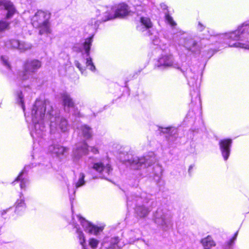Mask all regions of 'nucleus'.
<instances>
[{"label": "nucleus", "instance_id": "26", "mask_svg": "<svg viewBox=\"0 0 249 249\" xmlns=\"http://www.w3.org/2000/svg\"><path fill=\"white\" fill-rule=\"evenodd\" d=\"M161 132L163 133H167L169 134V136L170 137H172V138L170 139V138H169V139L170 141H173L174 140V139L176 137V135L177 132V129L174 127H161L160 128Z\"/></svg>", "mask_w": 249, "mask_h": 249}, {"label": "nucleus", "instance_id": "45", "mask_svg": "<svg viewBox=\"0 0 249 249\" xmlns=\"http://www.w3.org/2000/svg\"><path fill=\"white\" fill-rule=\"evenodd\" d=\"M180 34H181V35H184V34H183V33H182V32L181 31H180Z\"/></svg>", "mask_w": 249, "mask_h": 249}, {"label": "nucleus", "instance_id": "29", "mask_svg": "<svg viewBox=\"0 0 249 249\" xmlns=\"http://www.w3.org/2000/svg\"><path fill=\"white\" fill-rule=\"evenodd\" d=\"M85 175L84 173H81L79 176L78 180L75 182L74 186L76 188H78L85 184L84 181Z\"/></svg>", "mask_w": 249, "mask_h": 249}, {"label": "nucleus", "instance_id": "41", "mask_svg": "<svg viewBox=\"0 0 249 249\" xmlns=\"http://www.w3.org/2000/svg\"><path fill=\"white\" fill-rule=\"evenodd\" d=\"M191 117V118H193L194 117V113H193V111H189L188 113L187 114V116H186V119H189V117Z\"/></svg>", "mask_w": 249, "mask_h": 249}, {"label": "nucleus", "instance_id": "27", "mask_svg": "<svg viewBox=\"0 0 249 249\" xmlns=\"http://www.w3.org/2000/svg\"><path fill=\"white\" fill-rule=\"evenodd\" d=\"M20 41L15 39H8L4 42L5 46L7 48L18 49Z\"/></svg>", "mask_w": 249, "mask_h": 249}, {"label": "nucleus", "instance_id": "31", "mask_svg": "<svg viewBox=\"0 0 249 249\" xmlns=\"http://www.w3.org/2000/svg\"><path fill=\"white\" fill-rule=\"evenodd\" d=\"M99 240H98L96 239L93 238H90L89 240V246L92 249H96L99 245Z\"/></svg>", "mask_w": 249, "mask_h": 249}, {"label": "nucleus", "instance_id": "28", "mask_svg": "<svg viewBox=\"0 0 249 249\" xmlns=\"http://www.w3.org/2000/svg\"><path fill=\"white\" fill-rule=\"evenodd\" d=\"M32 47V45L30 43L24 41H20L18 50L20 51L21 52H23L30 50Z\"/></svg>", "mask_w": 249, "mask_h": 249}, {"label": "nucleus", "instance_id": "9", "mask_svg": "<svg viewBox=\"0 0 249 249\" xmlns=\"http://www.w3.org/2000/svg\"><path fill=\"white\" fill-rule=\"evenodd\" d=\"M181 71L187 78L189 85L196 88V91L191 92L190 93L192 97L191 105L194 104L198 108L201 105V100L200 94L197 89L198 86L197 84L198 74L195 71H193L191 68L187 69L185 71H184L182 69H181Z\"/></svg>", "mask_w": 249, "mask_h": 249}, {"label": "nucleus", "instance_id": "10", "mask_svg": "<svg viewBox=\"0 0 249 249\" xmlns=\"http://www.w3.org/2000/svg\"><path fill=\"white\" fill-rule=\"evenodd\" d=\"M154 220L157 226L163 231H167L173 225L172 216L166 209L158 208L154 215Z\"/></svg>", "mask_w": 249, "mask_h": 249}, {"label": "nucleus", "instance_id": "11", "mask_svg": "<svg viewBox=\"0 0 249 249\" xmlns=\"http://www.w3.org/2000/svg\"><path fill=\"white\" fill-rule=\"evenodd\" d=\"M155 66V68L161 70L171 68L180 69V64L175 60L173 55L171 54L161 55L157 60Z\"/></svg>", "mask_w": 249, "mask_h": 249}, {"label": "nucleus", "instance_id": "43", "mask_svg": "<svg viewBox=\"0 0 249 249\" xmlns=\"http://www.w3.org/2000/svg\"><path fill=\"white\" fill-rule=\"evenodd\" d=\"M193 169V165H190L189 166V169H188V172L189 174L191 173V171Z\"/></svg>", "mask_w": 249, "mask_h": 249}, {"label": "nucleus", "instance_id": "19", "mask_svg": "<svg viewBox=\"0 0 249 249\" xmlns=\"http://www.w3.org/2000/svg\"><path fill=\"white\" fill-rule=\"evenodd\" d=\"M118 237H106L104 239L102 246L103 249H121L118 245Z\"/></svg>", "mask_w": 249, "mask_h": 249}, {"label": "nucleus", "instance_id": "23", "mask_svg": "<svg viewBox=\"0 0 249 249\" xmlns=\"http://www.w3.org/2000/svg\"><path fill=\"white\" fill-rule=\"evenodd\" d=\"M79 133L85 139H89L92 136V131L91 128L86 124L81 125L79 128Z\"/></svg>", "mask_w": 249, "mask_h": 249}, {"label": "nucleus", "instance_id": "32", "mask_svg": "<svg viewBox=\"0 0 249 249\" xmlns=\"http://www.w3.org/2000/svg\"><path fill=\"white\" fill-rule=\"evenodd\" d=\"M237 233L238 232H236L235 233L234 236L230 241L227 242L225 245V249H231V247L233 246L234 241L236 238Z\"/></svg>", "mask_w": 249, "mask_h": 249}, {"label": "nucleus", "instance_id": "34", "mask_svg": "<svg viewBox=\"0 0 249 249\" xmlns=\"http://www.w3.org/2000/svg\"><path fill=\"white\" fill-rule=\"evenodd\" d=\"M166 20L168 22L169 24L171 25L172 27L175 26L176 25V22L174 21L172 17H171L169 15H166Z\"/></svg>", "mask_w": 249, "mask_h": 249}, {"label": "nucleus", "instance_id": "15", "mask_svg": "<svg viewBox=\"0 0 249 249\" xmlns=\"http://www.w3.org/2000/svg\"><path fill=\"white\" fill-rule=\"evenodd\" d=\"M232 141L231 139L221 140L219 142V149L225 161H227L231 154Z\"/></svg>", "mask_w": 249, "mask_h": 249}, {"label": "nucleus", "instance_id": "37", "mask_svg": "<svg viewBox=\"0 0 249 249\" xmlns=\"http://www.w3.org/2000/svg\"><path fill=\"white\" fill-rule=\"evenodd\" d=\"M1 61L3 64L8 69L10 68V64L8 61V59L6 56H1Z\"/></svg>", "mask_w": 249, "mask_h": 249}, {"label": "nucleus", "instance_id": "36", "mask_svg": "<svg viewBox=\"0 0 249 249\" xmlns=\"http://www.w3.org/2000/svg\"><path fill=\"white\" fill-rule=\"evenodd\" d=\"M139 183V179L134 178L130 179L129 180V184L133 187H137L138 186Z\"/></svg>", "mask_w": 249, "mask_h": 249}, {"label": "nucleus", "instance_id": "3", "mask_svg": "<svg viewBox=\"0 0 249 249\" xmlns=\"http://www.w3.org/2000/svg\"><path fill=\"white\" fill-rule=\"evenodd\" d=\"M69 193L70 194V200L71 202V210H72V202L74 198L72 196L70 195V189L68 188ZM70 225H71L73 228L76 229V232L77 234V237L79 239V242L82 246L83 249H86V243L85 236L83 232L81 231L78 222H79L85 231L90 234L95 235L97 234L99 232L102 231L103 228L102 227H97L92 225L91 223L87 221L84 218L79 215H74L72 213L71 217L67 219Z\"/></svg>", "mask_w": 249, "mask_h": 249}, {"label": "nucleus", "instance_id": "2", "mask_svg": "<svg viewBox=\"0 0 249 249\" xmlns=\"http://www.w3.org/2000/svg\"><path fill=\"white\" fill-rule=\"evenodd\" d=\"M184 41L180 42L188 50L196 53L203 48L210 44V42L217 41L224 42L229 47L241 48L249 49V24L244 23L238 29L229 33L221 34L218 36H211L208 38H203L199 42V45L192 38H184Z\"/></svg>", "mask_w": 249, "mask_h": 249}, {"label": "nucleus", "instance_id": "13", "mask_svg": "<svg viewBox=\"0 0 249 249\" xmlns=\"http://www.w3.org/2000/svg\"><path fill=\"white\" fill-rule=\"evenodd\" d=\"M130 167L134 170H138L149 166L151 164V161L146 157H133L126 161Z\"/></svg>", "mask_w": 249, "mask_h": 249}, {"label": "nucleus", "instance_id": "42", "mask_svg": "<svg viewBox=\"0 0 249 249\" xmlns=\"http://www.w3.org/2000/svg\"><path fill=\"white\" fill-rule=\"evenodd\" d=\"M91 151L94 154H97L98 153V149L94 147H91Z\"/></svg>", "mask_w": 249, "mask_h": 249}, {"label": "nucleus", "instance_id": "16", "mask_svg": "<svg viewBox=\"0 0 249 249\" xmlns=\"http://www.w3.org/2000/svg\"><path fill=\"white\" fill-rule=\"evenodd\" d=\"M61 98L65 110L69 109L71 110V111L73 112V114L74 116L76 117L80 116V112L78 110H75L74 103L69 93L66 92H63L61 93Z\"/></svg>", "mask_w": 249, "mask_h": 249}, {"label": "nucleus", "instance_id": "25", "mask_svg": "<svg viewBox=\"0 0 249 249\" xmlns=\"http://www.w3.org/2000/svg\"><path fill=\"white\" fill-rule=\"evenodd\" d=\"M25 209V203L24 202V198L21 194L19 198L17 200L15 203V212L20 214L21 212L24 211Z\"/></svg>", "mask_w": 249, "mask_h": 249}, {"label": "nucleus", "instance_id": "22", "mask_svg": "<svg viewBox=\"0 0 249 249\" xmlns=\"http://www.w3.org/2000/svg\"><path fill=\"white\" fill-rule=\"evenodd\" d=\"M133 4L138 11H145L146 9L152 4V2L150 0H138V1H135Z\"/></svg>", "mask_w": 249, "mask_h": 249}, {"label": "nucleus", "instance_id": "4", "mask_svg": "<svg viewBox=\"0 0 249 249\" xmlns=\"http://www.w3.org/2000/svg\"><path fill=\"white\" fill-rule=\"evenodd\" d=\"M150 195L145 192H133L131 195L127 196V205L134 207L140 217H145L151 211L149 204L150 203Z\"/></svg>", "mask_w": 249, "mask_h": 249}, {"label": "nucleus", "instance_id": "35", "mask_svg": "<svg viewBox=\"0 0 249 249\" xmlns=\"http://www.w3.org/2000/svg\"><path fill=\"white\" fill-rule=\"evenodd\" d=\"M74 64L75 66L79 70V71L81 72L82 73H83L85 71V67H83L81 65L80 63L78 61H75Z\"/></svg>", "mask_w": 249, "mask_h": 249}, {"label": "nucleus", "instance_id": "17", "mask_svg": "<svg viewBox=\"0 0 249 249\" xmlns=\"http://www.w3.org/2000/svg\"><path fill=\"white\" fill-rule=\"evenodd\" d=\"M140 24L137 26V29L143 33L144 35H150V29L152 27V23L149 18L141 17L140 19Z\"/></svg>", "mask_w": 249, "mask_h": 249}, {"label": "nucleus", "instance_id": "20", "mask_svg": "<svg viewBox=\"0 0 249 249\" xmlns=\"http://www.w3.org/2000/svg\"><path fill=\"white\" fill-rule=\"evenodd\" d=\"M0 6H3L7 11L6 18L8 19L11 18L17 11L13 3L8 0H0Z\"/></svg>", "mask_w": 249, "mask_h": 249}, {"label": "nucleus", "instance_id": "1", "mask_svg": "<svg viewBox=\"0 0 249 249\" xmlns=\"http://www.w3.org/2000/svg\"><path fill=\"white\" fill-rule=\"evenodd\" d=\"M24 115L26 121L32 122L29 125V128L34 144L36 142L42 144L46 136L44 122L47 118L50 121V133L52 134L65 132L69 128L67 120L54 110L49 102L36 101L32 108L31 116H27L26 113Z\"/></svg>", "mask_w": 249, "mask_h": 249}, {"label": "nucleus", "instance_id": "33", "mask_svg": "<svg viewBox=\"0 0 249 249\" xmlns=\"http://www.w3.org/2000/svg\"><path fill=\"white\" fill-rule=\"evenodd\" d=\"M9 25V23L3 20L0 21V32H2L8 29Z\"/></svg>", "mask_w": 249, "mask_h": 249}, {"label": "nucleus", "instance_id": "46", "mask_svg": "<svg viewBox=\"0 0 249 249\" xmlns=\"http://www.w3.org/2000/svg\"><path fill=\"white\" fill-rule=\"evenodd\" d=\"M72 193H73V194H74V193H75V191H73V192H72Z\"/></svg>", "mask_w": 249, "mask_h": 249}, {"label": "nucleus", "instance_id": "21", "mask_svg": "<svg viewBox=\"0 0 249 249\" xmlns=\"http://www.w3.org/2000/svg\"><path fill=\"white\" fill-rule=\"evenodd\" d=\"M29 167V165L25 166L18 176L13 182V183L16 182H20V187L21 189H24L26 187V185L29 183V180L26 176V170Z\"/></svg>", "mask_w": 249, "mask_h": 249}, {"label": "nucleus", "instance_id": "7", "mask_svg": "<svg viewBox=\"0 0 249 249\" xmlns=\"http://www.w3.org/2000/svg\"><path fill=\"white\" fill-rule=\"evenodd\" d=\"M93 42V36L88 37L80 44H75L73 50L76 52H81L82 60L85 63L87 68L91 71L94 72L96 70L91 57L90 56V47Z\"/></svg>", "mask_w": 249, "mask_h": 249}, {"label": "nucleus", "instance_id": "24", "mask_svg": "<svg viewBox=\"0 0 249 249\" xmlns=\"http://www.w3.org/2000/svg\"><path fill=\"white\" fill-rule=\"evenodd\" d=\"M200 242L202 245L204 249H211L212 247H215L216 245L215 241L210 235L202 238Z\"/></svg>", "mask_w": 249, "mask_h": 249}, {"label": "nucleus", "instance_id": "12", "mask_svg": "<svg viewBox=\"0 0 249 249\" xmlns=\"http://www.w3.org/2000/svg\"><path fill=\"white\" fill-rule=\"evenodd\" d=\"M92 168L98 173L102 178L107 179L112 171V168L107 160H102L99 162L93 163Z\"/></svg>", "mask_w": 249, "mask_h": 249}, {"label": "nucleus", "instance_id": "40", "mask_svg": "<svg viewBox=\"0 0 249 249\" xmlns=\"http://www.w3.org/2000/svg\"><path fill=\"white\" fill-rule=\"evenodd\" d=\"M11 210H12V208H8V209H6V210H2V211L1 212V216H4V215H5L6 213H7L9 212H10V211H11Z\"/></svg>", "mask_w": 249, "mask_h": 249}, {"label": "nucleus", "instance_id": "14", "mask_svg": "<svg viewBox=\"0 0 249 249\" xmlns=\"http://www.w3.org/2000/svg\"><path fill=\"white\" fill-rule=\"evenodd\" d=\"M88 146L85 142H82L76 144L72 152V158L74 161L79 160L83 156L88 154Z\"/></svg>", "mask_w": 249, "mask_h": 249}, {"label": "nucleus", "instance_id": "30", "mask_svg": "<svg viewBox=\"0 0 249 249\" xmlns=\"http://www.w3.org/2000/svg\"><path fill=\"white\" fill-rule=\"evenodd\" d=\"M17 102L21 106L23 111H25V106L23 103V95L22 92H18L17 94Z\"/></svg>", "mask_w": 249, "mask_h": 249}, {"label": "nucleus", "instance_id": "44", "mask_svg": "<svg viewBox=\"0 0 249 249\" xmlns=\"http://www.w3.org/2000/svg\"><path fill=\"white\" fill-rule=\"evenodd\" d=\"M94 28H95L98 25V21H94Z\"/></svg>", "mask_w": 249, "mask_h": 249}, {"label": "nucleus", "instance_id": "38", "mask_svg": "<svg viewBox=\"0 0 249 249\" xmlns=\"http://www.w3.org/2000/svg\"><path fill=\"white\" fill-rule=\"evenodd\" d=\"M151 39L152 40V43L155 45H158V46H160V40L159 39V38L158 37H157V36H155L154 37V38H151Z\"/></svg>", "mask_w": 249, "mask_h": 249}, {"label": "nucleus", "instance_id": "18", "mask_svg": "<svg viewBox=\"0 0 249 249\" xmlns=\"http://www.w3.org/2000/svg\"><path fill=\"white\" fill-rule=\"evenodd\" d=\"M68 148L58 144H53L48 147V152L53 156L59 157L68 152Z\"/></svg>", "mask_w": 249, "mask_h": 249}, {"label": "nucleus", "instance_id": "8", "mask_svg": "<svg viewBox=\"0 0 249 249\" xmlns=\"http://www.w3.org/2000/svg\"><path fill=\"white\" fill-rule=\"evenodd\" d=\"M50 18L49 13L39 10L31 18V23L34 27L39 29L40 35L50 34L51 29L49 21Z\"/></svg>", "mask_w": 249, "mask_h": 249}, {"label": "nucleus", "instance_id": "6", "mask_svg": "<svg viewBox=\"0 0 249 249\" xmlns=\"http://www.w3.org/2000/svg\"><path fill=\"white\" fill-rule=\"evenodd\" d=\"M41 66V62L37 60H30L26 62L24 66V71L19 74L22 86L26 87L34 84L36 80L34 74Z\"/></svg>", "mask_w": 249, "mask_h": 249}, {"label": "nucleus", "instance_id": "5", "mask_svg": "<svg viewBox=\"0 0 249 249\" xmlns=\"http://www.w3.org/2000/svg\"><path fill=\"white\" fill-rule=\"evenodd\" d=\"M102 12L103 17L100 19L106 21L116 18H123L127 16L130 12L128 6L124 3L116 4L112 7H103L102 9L97 10V13Z\"/></svg>", "mask_w": 249, "mask_h": 249}, {"label": "nucleus", "instance_id": "39", "mask_svg": "<svg viewBox=\"0 0 249 249\" xmlns=\"http://www.w3.org/2000/svg\"><path fill=\"white\" fill-rule=\"evenodd\" d=\"M197 28L198 31H202L205 29V26L200 22H198Z\"/></svg>", "mask_w": 249, "mask_h": 249}]
</instances>
